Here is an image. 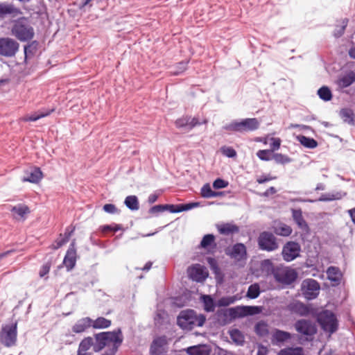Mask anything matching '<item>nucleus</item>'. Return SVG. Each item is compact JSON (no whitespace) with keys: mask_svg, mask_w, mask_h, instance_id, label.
Listing matches in <instances>:
<instances>
[{"mask_svg":"<svg viewBox=\"0 0 355 355\" xmlns=\"http://www.w3.org/2000/svg\"><path fill=\"white\" fill-rule=\"evenodd\" d=\"M202 300L206 311L212 312L214 311L215 305L214 300L210 295H202Z\"/></svg>","mask_w":355,"mask_h":355,"instance_id":"obj_35","label":"nucleus"},{"mask_svg":"<svg viewBox=\"0 0 355 355\" xmlns=\"http://www.w3.org/2000/svg\"><path fill=\"white\" fill-rule=\"evenodd\" d=\"M328 279L334 282L335 284H339L342 278V273L340 269L335 266H330L327 270Z\"/></svg>","mask_w":355,"mask_h":355,"instance_id":"obj_23","label":"nucleus"},{"mask_svg":"<svg viewBox=\"0 0 355 355\" xmlns=\"http://www.w3.org/2000/svg\"><path fill=\"white\" fill-rule=\"evenodd\" d=\"M259 125L260 123L256 118H248L241 121H234L226 125L224 128L230 131L243 132L254 131L259 128Z\"/></svg>","mask_w":355,"mask_h":355,"instance_id":"obj_4","label":"nucleus"},{"mask_svg":"<svg viewBox=\"0 0 355 355\" xmlns=\"http://www.w3.org/2000/svg\"><path fill=\"white\" fill-rule=\"evenodd\" d=\"M320 288L318 282L313 279H304L301 285L302 295L307 300H313L317 297Z\"/></svg>","mask_w":355,"mask_h":355,"instance_id":"obj_10","label":"nucleus"},{"mask_svg":"<svg viewBox=\"0 0 355 355\" xmlns=\"http://www.w3.org/2000/svg\"><path fill=\"white\" fill-rule=\"evenodd\" d=\"M198 205H199V202H191V203H188V204H185V205H179V210L178 211H187V210H189L194 207H196Z\"/></svg>","mask_w":355,"mask_h":355,"instance_id":"obj_54","label":"nucleus"},{"mask_svg":"<svg viewBox=\"0 0 355 355\" xmlns=\"http://www.w3.org/2000/svg\"><path fill=\"white\" fill-rule=\"evenodd\" d=\"M69 241V236H66L64 238L58 239L55 241V244L53 245V248L55 250L58 249Z\"/></svg>","mask_w":355,"mask_h":355,"instance_id":"obj_53","label":"nucleus"},{"mask_svg":"<svg viewBox=\"0 0 355 355\" xmlns=\"http://www.w3.org/2000/svg\"><path fill=\"white\" fill-rule=\"evenodd\" d=\"M164 208L165 207H164V205H155V206L152 207L149 209V213L152 214H157L159 212H162L164 211Z\"/></svg>","mask_w":355,"mask_h":355,"instance_id":"obj_58","label":"nucleus"},{"mask_svg":"<svg viewBox=\"0 0 355 355\" xmlns=\"http://www.w3.org/2000/svg\"><path fill=\"white\" fill-rule=\"evenodd\" d=\"M94 352H99L107 347L110 352L114 354L121 345L123 336L121 329L112 331H105L95 335Z\"/></svg>","mask_w":355,"mask_h":355,"instance_id":"obj_1","label":"nucleus"},{"mask_svg":"<svg viewBox=\"0 0 355 355\" xmlns=\"http://www.w3.org/2000/svg\"><path fill=\"white\" fill-rule=\"evenodd\" d=\"M187 272L189 277L196 282L204 281L208 275L205 268L200 265L189 267Z\"/></svg>","mask_w":355,"mask_h":355,"instance_id":"obj_14","label":"nucleus"},{"mask_svg":"<svg viewBox=\"0 0 355 355\" xmlns=\"http://www.w3.org/2000/svg\"><path fill=\"white\" fill-rule=\"evenodd\" d=\"M217 229L220 234L230 235L237 233L239 231V227L232 223H223L217 225Z\"/></svg>","mask_w":355,"mask_h":355,"instance_id":"obj_22","label":"nucleus"},{"mask_svg":"<svg viewBox=\"0 0 355 355\" xmlns=\"http://www.w3.org/2000/svg\"><path fill=\"white\" fill-rule=\"evenodd\" d=\"M272 143L270 144V146L272 149L270 150L274 151L278 150L280 148L281 145V139L279 138L272 137L270 139Z\"/></svg>","mask_w":355,"mask_h":355,"instance_id":"obj_56","label":"nucleus"},{"mask_svg":"<svg viewBox=\"0 0 355 355\" xmlns=\"http://www.w3.org/2000/svg\"><path fill=\"white\" fill-rule=\"evenodd\" d=\"M187 62H181L178 63L179 71H175V73L178 74L179 73H181L182 71H184L187 68Z\"/></svg>","mask_w":355,"mask_h":355,"instance_id":"obj_61","label":"nucleus"},{"mask_svg":"<svg viewBox=\"0 0 355 355\" xmlns=\"http://www.w3.org/2000/svg\"><path fill=\"white\" fill-rule=\"evenodd\" d=\"M93 320L89 317L83 318L78 320L72 327L73 332L80 334L85 332L87 329L92 327Z\"/></svg>","mask_w":355,"mask_h":355,"instance_id":"obj_17","label":"nucleus"},{"mask_svg":"<svg viewBox=\"0 0 355 355\" xmlns=\"http://www.w3.org/2000/svg\"><path fill=\"white\" fill-rule=\"evenodd\" d=\"M19 48V43L12 38H0V55L7 58L15 55Z\"/></svg>","mask_w":355,"mask_h":355,"instance_id":"obj_9","label":"nucleus"},{"mask_svg":"<svg viewBox=\"0 0 355 355\" xmlns=\"http://www.w3.org/2000/svg\"><path fill=\"white\" fill-rule=\"evenodd\" d=\"M207 121L205 119L200 123L197 117H191L189 116V130H191L194 127L198 125H200L201 123H207Z\"/></svg>","mask_w":355,"mask_h":355,"instance_id":"obj_47","label":"nucleus"},{"mask_svg":"<svg viewBox=\"0 0 355 355\" xmlns=\"http://www.w3.org/2000/svg\"><path fill=\"white\" fill-rule=\"evenodd\" d=\"M76 263V250L75 248V240L71 243L66 255L64 258L63 263L67 268L71 270L75 266Z\"/></svg>","mask_w":355,"mask_h":355,"instance_id":"obj_16","label":"nucleus"},{"mask_svg":"<svg viewBox=\"0 0 355 355\" xmlns=\"http://www.w3.org/2000/svg\"><path fill=\"white\" fill-rule=\"evenodd\" d=\"M259 294L260 288L259 286L257 284H254L249 286L247 292L248 297L250 299H255L259 295Z\"/></svg>","mask_w":355,"mask_h":355,"instance_id":"obj_39","label":"nucleus"},{"mask_svg":"<svg viewBox=\"0 0 355 355\" xmlns=\"http://www.w3.org/2000/svg\"><path fill=\"white\" fill-rule=\"evenodd\" d=\"M347 25V19H345L342 20L341 24L338 26L334 31V36L336 37H340L345 31V29Z\"/></svg>","mask_w":355,"mask_h":355,"instance_id":"obj_46","label":"nucleus"},{"mask_svg":"<svg viewBox=\"0 0 355 355\" xmlns=\"http://www.w3.org/2000/svg\"><path fill=\"white\" fill-rule=\"evenodd\" d=\"M277 192V190L275 187H270L268 189H267L265 193H264V196H268L270 195H272V194H274Z\"/></svg>","mask_w":355,"mask_h":355,"instance_id":"obj_63","label":"nucleus"},{"mask_svg":"<svg viewBox=\"0 0 355 355\" xmlns=\"http://www.w3.org/2000/svg\"><path fill=\"white\" fill-rule=\"evenodd\" d=\"M271 153L270 150H260L257 153V155L261 160L269 161L272 159Z\"/></svg>","mask_w":355,"mask_h":355,"instance_id":"obj_45","label":"nucleus"},{"mask_svg":"<svg viewBox=\"0 0 355 355\" xmlns=\"http://www.w3.org/2000/svg\"><path fill=\"white\" fill-rule=\"evenodd\" d=\"M53 109L44 112V111H38L37 112L31 114V115H26L24 117L21 118V121H36L37 120L49 116L51 112H53Z\"/></svg>","mask_w":355,"mask_h":355,"instance_id":"obj_25","label":"nucleus"},{"mask_svg":"<svg viewBox=\"0 0 355 355\" xmlns=\"http://www.w3.org/2000/svg\"><path fill=\"white\" fill-rule=\"evenodd\" d=\"M301 247L299 243L293 241L286 243L282 249V257L286 261H291L300 256Z\"/></svg>","mask_w":355,"mask_h":355,"instance_id":"obj_11","label":"nucleus"},{"mask_svg":"<svg viewBox=\"0 0 355 355\" xmlns=\"http://www.w3.org/2000/svg\"><path fill=\"white\" fill-rule=\"evenodd\" d=\"M273 179H275V178L270 177V176L260 177L257 180V181L259 184H263V183H265V182L270 181L271 180H273Z\"/></svg>","mask_w":355,"mask_h":355,"instance_id":"obj_62","label":"nucleus"},{"mask_svg":"<svg viewBox=\"0 0 355 355\" xmlns=\"http://www.w3.org/2000/svg\"><path fill=\"white\" fill-rule=\"evenodd\" d=\"M340 116L345 123L354 124V113L352 110L348 108L342 109L340 112Z\"/></svg>","mask_w":355,"mask_h":355,"instance_id":"obj_33","label":"nucleus"},{"mask_svg":"<svg viewBox=\"0 0 355 355\" xmlns=\"http://www.w3.org/2000/svg\"><path fill=\"white\" fill-rule=\"evenodd\" d=\"M207 263L214 273L218 274L219 272L220 269L218 266L217 261H216L215 259L211 258V257H208Z\"/></svg>","mask_w":355,"mask_h":355,"instance_id":"obj_51","label":"nucleus"},{"mask_svg":"<svg viewBox=\"0 0 355 355\" xmlns=\"http://www.w3.org/2000/svg\"><path fill=\"white\" fill-rule=\"evenodd\" d=\"M230 335L232 340L238 345H241L244 342V336L239 329H234L230 330Z\"/></svg>","mask_w":355,"mask_h":355,"instance_id":"obj_36","label":"nucleus"},{"mask_svg":"<svg viewBox=\"0 0 355 355\" xmlns=\"http://www.w3.org/2000/svg\"><path fill=\"white\" fill-rule=\"evenodd\" d=\"M16 8L9 4L0 3V17L3 16L6 14H12L15 12Z\"/></svg>","mask_w":355,"mask_h":355,"instance_id":"obj_41","label":"nucleus"},{"mask_svg":"<svg viewBox=\"0 0 355 355\" xmlns=\"http://www.w3.org/2000/svg\"><path fill=\"white\" fill-rule=\"evenodd\" d=\"M319 97L324 101H330L332 98V94L328 87L323 86L318 90Z\"/></svg>","mask_w":355,"mask_h":355,"instance_id":"obj_38","label":"nucleus"},{"mask_svg":"<svg viewBox=\"0 0 355 355\" xmlns=\"http://www.w3.org/2000/svg\"><path fill=\"white\" fill-rule=\"evenodd\" d=\"M12 35L21 42H26L33 38L35 33L29 21L21 18L15 22L11 29Z\"/></svg>","mask_w":355,"mask_h":355,"instance_id":"obj_3","label":"nucleus"},{"mask_svg":"<svg viewBox=\"0 0 355 355\" xmlns=\"http://www.w3.org/2000/svg\"><path fill=\"white\" fill-rule=\"evenodd\" d=\"M94 345L95 343L92 337L84 338L79 345L78 355H87L86 352L91 347L93 348V351L94 352Z\"/></svg>","mask_w":355,"mask_h":355,"instance_id":"obj_21","label":"nucleus"},{"mask_svg":"<svg viewBox=\"0 0 355 355\" xmlns=\"http://www.w3.org/2000/svg\"><path fill=\"white\" fill-rule=\"evenodd\" d=\"M121 229V226L120 225H117V224H114V225H104L102 227L103 232H106V231L116 232Z\"/></svg>","mask_w":355,"mask_h":355,"instance_id":"obj_57","label":"nucleus"},{"mask_svg":"<svg viewBox=\"0 0 355 355\" xmlns=\"http://www.w3.org/2000/svg\"><path fill=\"white\" fill-rule=\"evenodd\" d=\"M349 214L352 222L355 224V207L347 211Z\"/></svg>","mask_w":355,"mask_h":355,"instance_id":"obj_64","label":"nucleus"},{"mask_svg":"<svg viewBox=\"0 0 355 355\" xmlns=\"http://www.w3.org/2000/svg\"><path fill=\"white\" fill-rule=\"evenodd\" d=\"M274 232L279 236H288L291 234L292 229L286 224L279 223L274 227Z\"/></svg>","mask_w":355,"mask_h":355,"instance_id":"obj_29","label":"nucleus"},{"mask_svg":"<svg viewBox=\"0 0 355 355\" xmlns=\"http://www.w3.org/2000/svg\"><path fill=\"white\" fill-rule=\"evenodd\" d=\"M125 206L132 211H137L139 209V203L136 196H128L124 200Z\"/></svg>","mask_w":355,"mask_h":355,"instance_id":"obj_28","label":"nucleus"},{"mask_svg":"<svg viewBox=\"0 0 355 355\" xmlns=\"http://www.w3.org/2000/svg\"><path fill=\"white\" fill-rule=\"evenodd\" d=\"M302 349L301 347H296L294 349H289L288 352L282 350L278 355H302Z\"/></svg>","mask_w":355,"mask_h":355,"instance_id":"obj_48","label":"nucleus"},{"mask_svg":"<svg viewBox=\"0 0 355 355\" xmlns=\"http://www.w3.org/2000/svg\"><path fill=\"white\" fill-rule=\"evenodd\" d=\"M206 320L202 314H197L193 310L180 312L178 317V324L183 329L191 330L196 327H202Z\"/></svg>","mask_w":355,"mask_h":355,"instance_id":"obj_2","label":"nucleus"},{"mask_svg":"<svg viewBox=\"0 0 355 355\" xmlns=\"http://www.w3.org/2000/svg\"><path fill=\"white\" fill-rule=\"evenodd\" d=\"M254 331L256 334L261 337L266 336L269 334L268 325L263 321L258 322L255 324Z\"/></svg>","mask_w":355,"mask_h":355,"instance_id":"obj_31","label":"nucleus"},{"mask_svg":"<svg viewBox=\"0 0 355 355\" xmlns=\"http://www.w3.org/2000/svg\"><path fill=\"white\" fill-rule=\"evenodd\" d=\"M288 309L293 313L300 315H306L309 313V309L303 303L295 301L288 305Z\"/></svg>","mask_w":355,"mask_h":355,"instance_id":"obj_19","label":"nucleus"},{"mask_svg":"<svg viewBox=\"0 0 355 355\" xmlns=\"http://www.w3.org/2000/svg\"><path fill=\"white\" fill-rule=\"evenodd\" d=\"M168 343L166 336L155 338L150 345L151 355H162L168 352Z\"/></svg>","mask_w":355,"mask_h":355,"instance_id":"obj_12","label":"nucleus"},{"mask_svg":"<svg viewBox=\"0 0 355 355\" xmlns=\"http://www.w3.org/2000/svg\"><path fill=\"white\" fill-rule=\"evenodd\" d=\"M112 322L110 320L106 319L103 317H98L96 320H93L92 327L94 329H106L111 326Z\"/></svg>","mask_w":355,"mask_h":355,"instance_id":"obj_27","label":"nucleus"},{"mask_svg":"<svg viewBox=\"0 0 355 355\" xmlns=\"http://www.w3.org/2000/svg\"><path fill=\"white\" fill-rule=\"evenodd\" d=\"M272 338L277 342H284L291 338V334L286 331L275 329L272 334Z\"/></svg>","mask_w":355,"mask_h":355,"instance_id":"obj_37","label":"nucleus"},{"mask_svg":"<svg viewBox=\"0 0 355 355\" xmlns=\"http://www.w3.org/2000/svg\"><path fill=\"white\" fill-rule=\"evenodd\" d=\"M50 267H51V265L49 263H46L45 264H44L40 270V276L41 277H44L46 274L49 273V270H50Z\"/></svg>","mask_w":355,"mask_h":355,"instance_id":"obj_59","label":"nucleus"},{"mask_svg":"<svg viewBox=\"0 0 355 355\" xmlns=\"http://www.w3.org/2000/svg\"><path fill=\"white\" fill-rule=\"evenodd\" d=\"M272 159H273L277 164H286L291 162V159L288 156L281 153L273 154Z\"/></svg>","mask_w":355,"mask_h":355,"instance_id":"obj_43","label":"nucleus"},{"mask_svg":"<svg viewBox=\"0 0 355 355\" xmlns=\"http://www.w3.org/2000/svg\"><path fill=\"white\" fill-rule=\"evenodd\" d=\"M220 150L224 155L228 157H234L236 156V150L232 147H223Z\"/></svg>","mask_w":355,"mask_h":355,"instance_id":"obj_49","label":"nucleus"},{"mask_svg":"<svg viewBox=\"0 0 355 355\" xmlns=\"http://www.w3.org/2000/svg\"><path fill=\"white\" fill-rule=\"evenodd\" d=\"M318 321L322 329L329 333H334L338 329V320L335 315L330 311L325 310L322 311L318 317Z\"/></svg>","mask_w":355,"mask_h":355,"instance_id":"obj_6","label":"nucleus"},{"mask_svg":"<svg viewBox=\"0 0 355 355\" xmlns=\"http://www.w3.org/2000/svg\"><path fill=\"white\" fill-rule=\"evenodd\" d=\"M337 194L334 193H323L321 195V196L319 198L320 201H331L336 199H339L340 198L338 196Z\"/></svg>","mask_w":355,"mask_h":355,"instance_id":"obj_50","label":"nucleus"},{"mask_svg":"<svg viewBox=\"0 0 355 355\" xmlns=\"http://www.w3.org/2000/svg\"><path fill=\"white\" fill-rule=\"evenodd\" d=\"M17 322L6 324L0 333V340L7 347L12 346L17 340Z\"/></svg>","mask_w":355,"mask_h":355,"instance_id":"obj_8","label":"nucleus"},{"mask_svg":"<svg viewBox=\"0 0 355 355\" xmlns=\"http://www.w3.org/2000/svg\"><path fill=\"white\" fill-rule=\"evenodd\" d=\"M11 212L12 213L15 219L18 220H24L26 218V215L30 213V209L27 205L19 204L12 207Z\"/></svg>","mask_w":355,"mask_h":355,"instance_id":"obj_18","label":"nucleus"},{"mask_svg":"<svg viewBox=\"0 0 355 355\" xmlns=\"http://www.w3.org/2000/svg\"><path fill=\"white\" fill-rule=\"evenodd\" d=\"M297 139L302 146L308 148H315L318 146V142L314 139L304 135L297 136Z\"/></svg>","mask_w":355,"mask_h":355,"instance_id":"obj_26","label":"nucleus"},{"mask_svg":"<svg viewBox=\"0 0 355 355\" xmlns=\"http://www.w3.org/2000/svg\"><path fill=\"white\" fill-rule=\"evenodd\" d=\"M188 355H209V349L207 346H193L187 349Z\"/></svg>","mask_w":355,"mask_h":355,"instance_id":"obj_24","label":"nucleus"},{"mask_svg":"<svg viewBox=\"0 0 355 355\" xmlns=\"http://www.w3.org/2000/svg\"><path fill=\"white\" fill-rule=\"evenodd\" d=\"M258 245L260 250L272 252L279 248V243L273 234L269 232L260 233L257 239Z\"/></svg>","mask_w":355,"mask_h":355,"instance_id":"obj_7","label":"nucleus"},{"mask_svg":"<svg viewBox=\"0 0 355 355\" xmlns=\"http://www.w3.org/2000/svg\"><path fill=\"white\" fill-rule=\"evenodd\" d=\"M226 254L236 261H241L246 258V248L243 243H236Z\"/></svg>","mask_w":355,"mask_h":355,"instance_id":"obj_15","label":"nucleus"},{"mask_svg":"<svg viewBox=\"0 0 355 355\" xmlns=\"http://www.w3.org/2000/svg\"><path fill=\"white\" fill-rule=\"evenodd\" d=\"M175 123L178 128H186L189 130V116H182L177 119Z\"/></svg>","mask_w":355,"mask_h":355,"instance_id":"obj_44","label":"nucleus"},{"mask_svg":"<svg viewBox=\"0 0 355 355\" xmlns=\"http://www.w3.org/2000/svg\"><path fill=\"white\" fill-rule=\"evenodd\" d=\"M42 172L39 168H34L26 172V176L22 178L23 182L38 183L42 178Z\"/></svg>","mask_w":355,"mask_h":355,"instance_id":"obj_20","label":"nucleus"},{"mask_svg":"<svg viewBox=\"0 0 355 355\" xmlns=\"http://www.w3.org/2000/svg\"><path fill=\"white\" fill-rule=\"evenodd\" d=\"M216 194L215 191L211 190L209 184H205L201 189V196L205 198H210L215 197Z\"/></svg>","mask_w":355,"mask_h":355,"instance_id":"obj_40","label":"nucleus"},{"mask_svg":"<svg viewBox=\"0 0 355 355\" xmlns=\"http://www.w3.org/2000/svg\"><path fill=\"white\" fill-rule=\"evenodd\" d=\"M228 182L220 179H216L213 183V187L216 189H223L227 187Z\"/></svg>","mask_w":355,"mask_h":355,"instance_id":"obj_52","label":"nucleus"},{"mask_svg":"<svg viewBox=\"0 0 355 355\" xmlns=\"http://www.w3.org/2000/svg\"><path fill=\"white\" fill-rule=\"evenodd\" d=\"M355 81V74L350 72L343 77L338 80V84L342 87H347L351 85Z\"/></svg>","mask_w":355,"mask_h":355,"instance_id":"obj_32","label":"nucleus"},{"mask_svg":"<svg viewBox=\"0 0 355 355\" xmlns=\"http://www.w3.org/2000/svg\"><path fill=\"white\" fill-rule=\"evenodd\" d=\"M200 246L205 249L211 246L215 247V236L213 234H206L200 242Z\"/></svg>","mask_w":355,"mask_h":355,"instance_id":"obj_34","label":"nucleus"},{"mask_svg":"<svg viewBox=\"0 0 355 355\" xmlns=\"http://www.w3.org/2000/svg\"><path fill=\"white\" fill-rule=\"evenodd\" d=\"M103 210L109 214L118 213V209L116 206L113 204H105L103 207Z\"/></svg>","mask_w":355,"mask_h":355,"instance_id":"obj_55","label":"nucleus"},{"mask_svg":"<svg viewBox=\"0 0 355 355\" xmlns=\"http://www.w3.org/2000/svg\"><path fill=\"white\" fill-rule=\"evenodd\" d=\"M237 300V297L236 296H230V297H224L220 298L218 301V306H227L233 303H234Z\"/></svg>","mask_w":355,"mask_h":355,"instance_id":"obj_42","label":"nucleus"},{"mask_svg":"<svg viewBox=\"0 0 355 355\" xmlns=\"http://www.w3.org/2000/svg\"><path fill=\"white\" fill-rule=\"evenodd\" d=\"M164 211H169L171 213H178L181 212L182 211L179 210V205H164Z\"/></svg>","mask_w":355,"mask_h":355,"instance_id":"obj_60","label":"nucleus"},{"mask_svg":"<svg viewBox=\"0 0 355 355\" xmlns=\"http://www.w3.org/2000/svg\"><path fill=\"white\" fill-rule=\"evenodd\" d=\"M295 327L297 332L304 335L312 336L316 333L315 324L308 320L302 319L297 321Z\"/></svg>","mask_w":355,"mask_h":355,"instance_id":"obj_13","label":"nucleus"},{"mask_svg":"<svg viewBox=\"0 0 355 355\" xmlns=\"http://www.w3.org/2000/svg\"><path fill=\"white\" fill-rule=\"evenodd\" d=\"M275 280L283 284H291L297 277V274L294 269L284 266H277L272 270Z\"/></svg>","mask_w":355,"mask_h":355,"instance_id":"obj_5","label":"nucleus"},{"mask_svg":"<svg viewBox=\"0 0 355 355\" xmlns=\"http://www.w3.org/2000/svg\"><path fill=\"white\" fill-rule=\"evenodd\" d=\"M293 218L297 225L302 229L307 228V224L304 220L301 209H293Z\"/></svg>","mask_w":355,"mask_h":355,"instance_id":"obj_30","label":"nucleus"}]
</instances>
